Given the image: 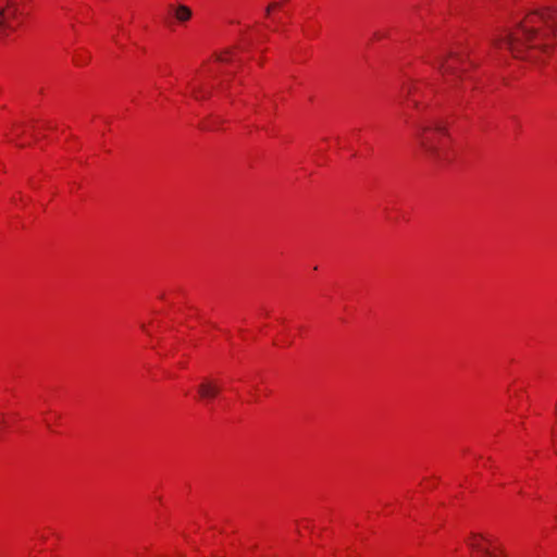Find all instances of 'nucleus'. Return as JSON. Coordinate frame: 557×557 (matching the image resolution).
Returning a JSON list of instances; mask_svg holds the SVG:
<instances>
[{
  "label": "nucleus",
  "mask_w": 557,
  "mask_h": 557,
  "mask_svg": "<svg viewBox=\"0 0 557 557\" xmlns=\"http://www.w3.org/2000/svg\"><path fill=\"white\" fill-rule=\"evenodd\" d=\"M193 94H194L195 98H198V95H197V94H198V91H197V89H196V88H193Z\"/></svg>",
  "instance_id": "obj_9"
},
{
  "label": "nucleus",
  "mask_w": 557,
  "mask_h": 557,
  "mask_svg": "<svg viewBox=\"0 0 557 557\" xmlns=\"http://www.w3.org/2000/svg\"><path fill=\"white\" fill-rule=\"evenodd\" d=\"M173 14L180 23H185L190 20L193 12L187 5L178 4L173 8Z\"/></svg>",
  "instance_id": "obj_7"
},
{
  "label": "nucleus",
  "mask_w": 557,
  "mask_h": 557,
  "mask_svg": "<svg viewBox=\"0 0 557 557\" xmlns=\"http://www.w3.org/2000/svg\"><path fill=\"white\" fill-rule=\"evenodd\" d=\"M221 387L216 381L211 379H203L198 386V394L200 399L210 403L220 394Z\"/></svg>",
  "instance_id": "obj_6"
},
{
  "label": "nucleus",
  "mask_w": 557,
  "mask_h": 557,
  "mask_svg": "<svg viewBox=\"0 0 557 557\" xmlns=\"http://www.w3.org/2000/svg\"><path fill=\"white\" fill-rule=\"evenodd\" d=\"M416 137L422 156L431 163L448 159L447 131L438 122H424L417 125Z\"/></svg>",
  "instance_id": "obj_2"
},
{
  "label": "nucleus",
  "mask_w": 557,
  "mask_h": 557,
  "mask_svg": "<svg viewBox=\"0 0 557 557\" xmlns=\"http://www.w3.org/2000/svg\"><path fill=\"white\" fill-rule=\"evenodd\" d=\"M15 14L16 9L11 0H0V36L9 34L16 27Z\"/></svg>",
  "instance_id": "obj_5"
},
{
  "label": "nucleus",
  "mask_w": 557,
  "mask_h": 557,
  "mask_svg": "<svg viewBox=\"0 0 557 557\" xmlns=\"http://www.w3.org/2000/svg\"><path fill=\"white\" fill-rule=\"evenodd\" d=\"M472 557H503L496 543L481 534H472L467 541Z\"/></svg>",
  "instance_id": "obj_4"
},
{
  "label": "nucleus",
  "mask_w": 557,
  "mask_h": 557,
  "mask_svg": "<svg viewBox=\"0 0 557 557\" xmlns=\"http://www.w3.org/2000/svg\"><path fill=\"white\" fill-rule=\"evenodd\" d=\"M434 65L441 72L445 84L457 89L459 81L467 78L466 73L472 63L462 53L450 51L446 55H438Z\"/></svg>",
  "instance_id": "obj_3"
},
{
  "label": "nucleus",
  "mask_w": 557,
  "mask_h": 557,
  "mask_svg": "<svg viewBox=\"0 0 557 557\" xmlns=\"http://www.w3.org/2000/svg\"><path fill=\"white\" fill-rule=\"evenodd\" d=\"M218 60L219 61H225V58H223L222 55L218 57Z\"/></svg>",
  "instance_id": "obj_10"
},
{
  "label": "nucleus",
  "mask_w": 557,
  "mask_h": 557,
  "mask_svg": "<svg viewBox=\"0 0 557 557\" xmlns=\"http://www.w3.org/2000/svg\"><path fill=\"white\" fill-rule=\"evenodd\" d=\"M557 13L543 9L530 13L513 32H505L493 39L496 47L506 46L515 58L540 61L552 49L550 37L555 32Z\"/></svg>",
  "instance_id": "obj_1"
},
{
  "label": "nucleus",
  "mask_w": 557,
  "mask_h": 557,
  "mask_svg": "<svg viewBox=\"0 0 557 557\" xmlns=\"http://www.w3.org/2000/svg\"><path fill=\"white\" fill-rule=\"evenodd\" d=\"M278 7L277 3H273V4H270L269 8L267 9V14H270V11L273 9V8H276Z\"/></svg>",
  "instance_id": "obj_8"
}]
</instances>
